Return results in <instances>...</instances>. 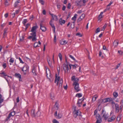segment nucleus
Segmentation results:
<instances>
[{
  "label": "nucleus",
  "instance_id": "393cba45",
  "mask_svg": "<svg viewBox=\"0 0 123 123\" xmlns=\"http://www.w3.org/2000/svg\"><path fill=\"white\" fill-rule=\"evenodd\" d=\"M77 16V14H75L74 16L72 18V20L73 21H75Z\"/></svg>",
  "mask_w": 123,
  "mask_h": 123
},
{
  "label": "nucleus",
  "instance_id": "f03ea898",
  "mask_svg": "<svg viewBox=\"0 0 123 123\" xmlns=\"http://www.w3.org/2000/svg\"><path fill=\"white\" fill-rule=\"evenodd\" d=\"M78 79H76L75 80V81L73 84V86H74L76 91L77 92H78L80 91L79 87V84L78 83Z\"/></svg>",
  "mask_w": 123,
  "mask_h": 123
},
{
  "label": "nucleus",
  "instance_id": "9d476101",
  "mask_svg": "<svg viewBox=\"0 0 123 123\" xmlns=\"http://www.w3.org/2000/svg\"><path fill=\"white\" fill-rule=\"evenodd\" d=\"M116 117L114 115L112 117H111L109 118L108 119V122H112L114 121L116 118Z\"/></svg>",
  "mask_w": 123,
  "mask_h": 123
},
{
  "label": "nucleus",
  "instance_id": "338daca9",
  "mask_svg": "<svg viewBox=\"0 0 123 123\" xmlns=\"http://www.w3.org/2000/svg\"><path fill=\"white\" fill-rule=\"evenodd\" d=\"M17 102V103H18L19 101V98L18 97L16 99Z\"/></svg>",
  "mask_w": 123,
  "mask_h": 123
},
{
  "label": "nucleus",
  "instance_id": "58836bf2",
  "mask_svg": "<svg viewBox=\"0 0 123 123\" xmlns=\"http://www.w3.org/2000/svg\"><path fill=\"white\" fill-rule=\"evenodd\" d=\"M20 40L21 41H22L24 40V37L23 35L19 36Z\"/></svg>",
  "mask_w": 123,
  "mask_h": 123
},
{
  "label": "nucleus",
  "instance_id": "e2e57ef3",
  "mask_svg": "<svg viewBox=\"0 0 123 123\" xmlns=\"http://www.w3.org/2000/svg\"><path fill=\"white\" fill-rule=\"evenodd\" d=\"M120 116L118 117H117V120L118 121H119L120 120Z\"/></svg>",
  "mask_w": 123,
  "mask_h": 123
},
{
  "label": "nucleus",
  "instance_id": "cd10ccee",
  "mask_svg": "<svg viewBox=\"0 0 123 123\" xmlns=\"http://www.w3.org/2000/svg\"><path fill=\"white\" fill-rule=\"evenodd\" d=\"M72 66L73 67V68L75 69L79 67L78 65L76 64H75L74 65H72Z\"/></svg>",
  "mask_w": 123,
  "mask_h": 123
},
{
  "label": "nucleus",
  "instance_id": "8fccbe9b",
  "mask_svg": "<svg viewBox=\"0 0 123 123\" xmlns=\"http://www.w3.org/2000/svg\"><path fill=\"white\" fill-rule=\"evenodd\" d=\"M100 31V29L98 28L96 29V33H97L98 32H99Z\"/></svg>",
  "mask_w": 123,
  "mask_h": 123
},
{
  "label": "nucleus",
  "instance_id": "bb28decb",
  "mask_svg": "<svg viewBox=\"0 0 123 123\" xmlns=\"http://www.w3.org/2000/svg\"><path fill=\"white\" fill-rule=\"evenodd\" d=\"M9 0H6L5 1V5L6 6H7L9 5Z\"/></svg>",
  "mask_w": 123,
  "mask_h": 123
},
{
  "label": "nucleus",
  "instance_id": "39448f33",
  "mask_svg": "<svg viewBox=\"0 0 123 123\" xmlns=\"http://www.w3.org/2000/svg\"><path fill=\"white\" fill-rule=\"evenodd\" d=\"M1 75V77H4L8 83V78H12V77L7 76L6 74L4 72H3L0 73Z\"/></svg>",
  "mask_w": 123,
  "mask_h": 123
},
{
  "label": "nucleus",
  "instance_id": "b1692460",
  "mask_svg": "<svg viewBox=\"0 0 123 123\" xmlns=\"http://www.w3.org/2000/svg\"><path fill=\"white\" fill-rule=\"evenodd\" d=\"M60 24H64L65 23V20H62V18H61L60 19Z\"/></svg>",
  "mask_w": 123,
  "mask_h": 123
},
{
  "label": "nucleus",
  "instance_id": "09e8293b",
  "mask_svg": "<svg viewBox=\"0 0 123 123\" xmlns=\"http://www.w3.org/2000/svg\"><path fill=\"white\" fill-rule=\"evenodd\" d=\"M106 25H105L103 27V28L101 29V30L102 31H104L106 27Z\"/></svg>",
  "mask_w": 123,
  "mask_h": 123
},
{
  "label": "nucleus",
  "instance_id": "72a5a7b5",
  "mask_svg": "<svg viewBox=\"0 0 123 123\" xmlns=\"http://www.w3.org/2000/svg\"><path fill=\"white\" fill-rule=\"evenodd\" d=\"M34 46L35 47H39L40 46L38 45V43L37 42H36L34 44Z\"/></svg>",
  "mask_w": 123,
  "mask_h": 123
},
{
  "label": "nucleus",
  "instance_id": "c756f323",
  "mask_svg": "<svg viewBox=\"0 0 123 123\" xmlns=\"http://www.w3.org/2000/svg\"><path fill=\"white\" fill-rule=\"evenodd\" d=\"M31 114L32 116L33 117H35V110L34 109L32 110L31 111Z\"/></svg>",
  "mask_w": 123,
  "mask_h": 123
},
{
  "label": "nucleus",
  "instance_id": "69168bd1",
  "mask_svg": "<svg viewBox=\"0 0 123 123\" xmlns=\"http://www.w3.org/2000/svg\"><path fill=\"white\" fill-rule=\"evenodd\" d=\"M15 13L14 12L12 14V16L13 18H14L15 17Z\"/></svg>",
  "mask_w": 123,
  "mask_h": 123
},
{
  "label": "nucleus",
  "instance_id": "e433bc0d",
  "mask_svg": "<svg viewBox=\"0 0 123 123\" xmlns=\"http://www.w3.org/2000/svg\"><path fill=\"white\" fill-rule=\"evenodd\" d=\"M96 117L97 119H99V118H100V116L98 114H96Z\"/></svg>",
  "mask_w": 123,
  "mask_h": 123
},
{
  "label": "nucleus",
  "instance_id": "6ab92c4d",
  "mask_svg": "<svg viewBox=\"0 0 123 123\" xmlns=\"http://www.w3.org/2000/svg\"><path fill=\"white\" fill-rule=\"evenodd\" d=\"M85 17V14H83L80 16V18L79 19V20L80 21L83 19Z\"/></svg>",
  "mask_w": 123,
  "mask_h": 123
},
{
  "label": "nucleus",
  "instance_id": "3c124183",
  "mask_svg": "<svg viewBox=\"0 0 123 123\" xmlns=\"http://www.w3.org/2000/svg\"><path fill=\"white\" fill-rule=\"evenodd\" d=\"M3 99L1 98V95L0 94V103L3 102Z\"/></svg>",
  "mask_w": 123,
  "mask_h": 123
},
{
  "label": "nucleus",
  "instance_id": "4be33fe9",
  "mask_svg": "<svg viewBox=\"0 0 123 123\" xmlns=\"http://www.w3.org/2000/svg\"><path fill=\"white\" fill-rule=\"evenodd\" d=\"M15 114V112H13L10 113L9 115V118H10L11 116H14Z\"/></svg>",
  "mask_w": 123,
  "mask_h": 123
},
{
  "label": "nucleus",
  "instance_id": "4d7b16f0",
  "mask_svg": "<svg viewBox=\"0 0 123 123\" xmlns=\"http://www.w3.org/2000/svg\"><path fill=\"white\" fill-rule=\"evenodd\" d=\"M58 104L57 103V102H56L55 103V106L56 107L57 109H58Z\"/></svg>",
  "mask_w": 123,
  "mask_h": 123
},
{
  "label": "nucleus",
  "instance_id": "0e129e2a",
  "mask_svg": "<svg viewBox=\"0 0 123 123\" xmlns=\"http://www.w3.org/2000/svg\"><path fill=\"white\" fill-rule=\"evenodd\" d=\"M97 110H96L94 112V115H96V114H97Z\"/></svg>",
  "mask_w": 123,
  "mask_h": 123
},
{
  "label": "nucleus",
  "instance_id": "f704fd0d",
  "mask_svg": "<svg viewBox=\"0 0 123 123\" xmlns=\"http://www.w3.org/2000/svg\"><path fill=\"white\" fill-rule=\"evenodd\" d=\"M102 122V120L101 118H99V119H97L96 123H100Z\"/></svg>",
  "mask_w": 123,
  "mask_h": 123
},
{
  "label": "nucleus",
  "instance_id": "7c9ffc66",
  "mask_svg": "<svg viewBox=\"0 0 123 123\" xmlns=\"http://www.w3.org/2000/svg\"><path fill=\"white\" fill-rule=\"evenodd\" d=\"M76 97H78V98H80L82 96V94L80 93H77L76 95Z\"/></svg>",
  "mask_w": 123,
  "mask_h": 123
},
{
  "label": "nucleus",
  "instance_id": "a18cd8bd",
  "mask_svg": "<svg viewBox=\"0 0 123 123\" xmlns=\"http://www.w3.org/2000/svg\"><path fill=\"white\" fill-rule=\"evenodd\" d=\"M27 20L26 19H24L23 21V23L24 25L27 22Z\"/></svg>",
  "mask_w": 123,
  "mask_h": 123
},
{
  "label": "nucleus",
  "instance_id": "aec40b11",
  "mask_svg": "<svg viewBox=\"0 0 123 123\" xmlns=\"http://www.w3.org/2000/svg\"><path fill=\"white\" fill-rule=\"evenodd\" d=\"M51 15L52 17L53 18L54 20L56 21L57 20L58 18H57V17L56 16L52 14H51Z\"/></svg>",
  "mask_w": 123,
  "mask_h": 123
},
{
  "label": "nucleus",
  "instance_id": "37998d69",
  "mask_svg": "<svg viewBox=\"0 0 123 123\" xmlns=\"http://www.w3.org/2000/svg\"><path fill=\"white\" fill-rule=\"evenodd\" d=\"M7 30V29H5L4 30V32L3 34L4 36H6V34L7 33L6 31Z\"/></svg>",
  "mask_w": 123,
  "mask_h": 123
},
{
  "label": "nucleus",
  "instance_id": "052dcab7",
  "mask_svg": "<svg viewBox=\"0 0 123 123\" xmlns=\"http://www.w3.org/2000/svg\"><path fill=\"white\" fill-rule=\"evenodd\" d=\"M71 5L70 3H69L68 5V9H70L71 7Z\"/></svg>",
  "mask_w": 123,
  "mask_h": 123
},
{
  "label": "nucleus",
  "instance_id": "9b49d317",
  "mask_svg": "<svg viewBox=\"0 0 123 123\" xmlns=\"http://www.w3.org/2000/svg\"><path fill=\"white\" fill-rule=\"evenodd\" d=\"M53 21L52 20H51L49 22V24L51 25L53 28V30L54 33L55 32V28L54 24L52 23Z\"/></svg>",
  "mask_w": 123,
  "mask_h": 123
},
{
  "label": "nucleus",
  "instance_id": "20e7f679",
  "mask_svg": "<svg viewBox=\"0 0 123 123\" xmlns=\"http://www.w3.org/2000/svg\"><path fill=\"white\" fill-rule=\"evenodd\" d=\"M101 116L105 120L107 119L109 117V114L106 113L105 111L104 110L102 111Z\"/></svg>",
  "mask_w": 123,
  "mask_h": 123
},
{
  "label": "nucleus",
  "instance_id": "f3484780",
  "mask_svg": "<svg viewBox=\"0 0 123 123\" xmlns=\"http://www.w3.org/2000/svg\"><path fill=\"white\" fill-rule=\"evenodd\" d=\"M47 61L49 65L51 66L52 62L50 60V58L49 57H48L47 59Z\"/></svg>",
  "mask_w": 123,
  "mask_h": 123
},
{
  "label": "nucleus",
  "instance_id": "ea45409f",
  "mask_svg": "<svg viewBox=\"0 0 123 123\" xmlns=\"http://www.w3.org/2000/svg\"><path fill=\"white\" fill-rule=\"evenodd\" d=\"M59 57L61 61L62 60V55L61 53H59Z\"/></svg>",
  "mask_w": 123,
  "mask_h": 123
},
{
  "label": "nucleus",
  "instance_id": "6e6552de",
  "mask_svg": "<svg viewBox=\"0 0 123 123\" xmlns=\"http://www.w3.org/2000/svg\"><path fill=\"white\" fill-rule=\"evenodd\" d=\"M29 68V67L27 65H25L24 66L22 70L24 71L25 74L28 72Z\"/></svg>",
  "mask_w": 123,
  "mask_h": 123
},
{
  "label": "nucleus",
  "instance_id": "2f4dec72",
  "mask_svg": "<svg viewBox=\"0 0 123 123\" xmlns=\"http://www.w3.org/2000/svg\"><path fill=\"white\" fill-rule=\"evenodd\" d=\"M36 69L34 67L32 69V72L34 74H36Z\"/></svg>",
  "mask_w": 123,
  "mask_h": 123
},
{
  "label": "nucleus",
  "instance_id": "79ce46f5",
  "mask_svg": "<svg viewBox=\"0 0 123 123\" xmlns=\"http://www.w3.org/2000/svg\"><path fill=\"white\" fill-rule=\"evenodd\" d=\"M9 61L11 63H13L14 62V59L12 58H11L9 60Z\"/></svg>",
  "mask_w": 123,
  "mask_h": 123
},
{
  "label": "nucleus",
  "instance_id": "2eb2a0df",
  "mask_svg": "<svg viewBox=\"0 0 123 123\" xmlns=\"http://www.w3.org/2000/svg\"><path fill=\"white\" fill-rule=\"evenodd\" d=\"M118 44V42L117 40H115L113 43V45L114 46V47H116Z\"/></svg>",
  "mask_w": 123,
  "mask_h": 123
},
{
  "label": "nucleus",
  "instance_id": "412c9836",
  "mask_svg": "<svg viewBox=\"0 0 123 123\" xmlns=\"http://www.w3.org/2000/svg\"><path fill=\"white\" fill-rule=\"evenodd\" d=\"M103 14V12H101L100 13L98 17V20H100L101 18L103 17L102 15Z\"/></svg>",
  "mask_w": 123,
  "mask_h": 123
},
{
  "label": "nucleus",
  "instance_id": "7ed1b4c3",
  "mask_svg": "<svg viewBox=\"0 0 123 123\" xmlns=\"http://www.w3.org/2000/svg\"><path fill=\"white\" fill-rule=\"evenodd\" d=\"M38 27L37 25H36L32 27L30 31L31 32L30 34L31 35H33L34 36L36 35V32L37 31V29L38 28Z\"/></svg>",
  "mask_w": 123,
  "mask_h": 123
},
{
  "label": "nucleus",
  "instance_id": "a878e982",
  "mask_svg": "<svg viewBox=\"0 0 123 123\" xmlns=\"http://www.w3.org/2000/svg\"><path fill=\"white\" fill-rule=\"evenodd\" d=\"M15 75L16 77L17 78H21V76L19 74H15Z\"/></svg>",
  "mask_w": 123,
  "mask_h": 123
},
{
  "label": "nucleus",
  "instance_id": "ddd939ff",
  "mask_svg": "<svg viewBox=\"0 0 123 123\" xmlns=\"http://www.w3.org/2000/svg\"><path fill=\"white\" fill-rule=\"evenodd\" d=\"M67 41L65 40L64 39H62L60 41V43L62 45H65L68 43Z\"/></svg>",
  "mask_w": 123,
  "mask_h": 123
},
{
  "label": "nucleus",
  "instance_id": "49530a36",
  "mask_svg": "<svg viewBox=\"0 0 123 123\" xmlns=\"http://www.w3.org/2000/svg\"><path fill=\"white\" fill-rule=\"evenodd\" d=\"M52 122L53 123H59V122L55 119L53 120Z\"/></svg>",
  "mask_w": 123,
  "mask_h": 123
},
{
  "label": "nucleus",
  "instance_id": "c85d7f7f",
  "mask_svg": "<svg viewBox=\"0 0 123 123\" xmlns=\"http://www.w3.org/2000/svg\"><path fill=\"white\" fill-rule=\"evenodd\" d=\"M76 79H78V78H75V76H73L71 78V80L73 81V83L75 81V80Z\"/></svg>",
  "mask_w": 123,
  "mask_h": 123
},
{
  "label": "nucleus",
  "instance_id": "dca6fc26",
  "mask_svg": "<svg viewBox=\"0 0 123 123\" xmlns=\"http://www.w3.org/2000/svg\"><path fill=\"white\" fill-rule=\"evenodd\" d=\"M116 111L118 112H119V105L117 104H116L115 105Z\"/></svg>",
  "mask_w": 123,
  "mask_h": 123
},
{
  "label": "nucleus",
  "instance_id": "a211bd4d",
  "mask_svg": "<svg viewBox=\"0 0 123 123\" xmlns=\"http://www.w3.org/2000/svg\"><path fill=\"white\" fill-rule=\"evenodd\" d=\"M98 97V96L96 95H95L92 98V102H94Z\"/></svg>",
  "mask_w": 123,
  "mask_h": 123
},
{
  "label": "nucleus",
  "instance_id": "c03bdc74",
  "mask_svg": "<svg viewBox=\"0 0 123 123\" xmlns=\"http://www.w3.org/2000/svg\"><path fill=\"white\" fill-rule=\"evenodd\" d=\"M18 58L20 63L22 64L24 63V62H23V61L21 59L20 57H19Z\"/></svg>",
  "mask_w": 123,
  "mask_h": 123
},
{
  "label": "nucleus",
  "instance_id": "f8f14e48",
  "mask_svg": "<svg viewBox=\"0 0 123 123\" xmlns=\"http://www.w3.org/2000/svg\"><path fill=\"white\" fill-rule=\"evenodd\" d=\"M84 98H82V99H79L78 102L77 103V104L78 105V106L80 107L81 105V103L82 102V101L84 100Z\"/></svg>",
  "mask_w": 123,
  "mask_h": 123
},
{
  "label": "nucleus",
  "instance_id": "603ef678",
  "mask_svg": "<svg viewBox=\"0 0 123 123\" xmlns=\"http://www.w3.org/2000/svg\"><path fill=\"white\" fill-rule=\"evenodd\" d=\"M118 52L120 55H122L123 53V52L121 50H118Z\"/></svg>",
  "mask_w": 123,
  "mask_h": 123
},
{
  "label": "nucleus",
  "instance_id": "774afa93",
  "mask_svg": "<svg viewBox=\"0 0 123 123\" xmlns=\"http://www.w3.org/2000/svg\"><path fill=\"white\" fill-rule=\"evenodd\" d=\"M3 66L4 68H5L6 67V64L5 63L3 65Z\"/></svg>",
  "mask_w": 123,
  "mask_h": 123
},
{
  "label": "nucleus",
  "instance_id": "423d86ee",
  "mask_svg": "<svg viewBox=\"0 0 123 123\" xmlns=\"http://www.w3.org/2000/svg\"><path fill=\"white\" fill-rule=\"evenodd\" d=\"M74 116L75 118H76L78 116H81V112L79 110H75L73 112Z\"/></svg>",
  "mask_w": 123,
  "mask_h": 123
},
{
  "label": "nucleus",
  "instance_id": "5701e85b",
  "mask_svg": "<svg viewBox=\"0 0 123 123\" xmlns=\"http://www.w3.org/2000/svg\"><path fill=\"white\" fill-rule=\"evenodd\" d=\"M32 36L33 37L32 38V40L33 42L37 40V39L36 37V34L35 36Z\"/></svg>",
  "mask_w": 123,
  "mask_h": 123
},
{
  "label": "nucleus",
  "instance_id": "a19ab883",
  "mask_svg": "<svg viewBox=\"0 0 123 123\" xmlns=\"http://www.w3.org/2000/svg\"><path fill=\"white\" fill-rule=\"evenodd\" d=\"M19 3V2L18 1H17L15 2V3L14 5V7H16L18 5V4Z\"/></svg>",
  "mask_w": 123,
  "mask_h": 123
},
{
  "label": "nucleus",
  "instance_id": "f257e3e1",
  "mask_svg": "<svg viewBox=\"0 0 123 123\" xmlns=\"http://www.w3.org/2000/svg\"><path fill=\"white\" fill-rule=\"evenodd\" d=\"M57 70L58 75L56 74L55 75V82L57 85L59 86V88H61L62 86L63 80L62 78H60L59 75L60 71V68L59 65H58V67L57 68Z\"/></svg>",
  "mask_w": 123,
  "mask_h": 123
},
{
  "label": "nucleus",
  "instance_id": "6e6d98bb",
  "mask_svg": "<svg viewBox=\"0 0 123 123\" xmlns=\"http://www.w3.org/2000/svg\"><path fill=\"white\" fill-rule=\"evenodd\" d=\"M76 35L78 36L79 37H81L82 36L80 33H77L76 34Z\"/></svg>",
  "mask_w": 123,
  "mask_h": 123
},
{
  "label": "nucleus",
  "instance_id": "864d4df0",
  "mask_svg": "<svg viewBox=\"0 0 123 123\" xmlns=\"http://www.w3.org/2000/svg\"><path fill=\"white\" fill-rule=\"evenodd\" d=\"M39 2L42 4L43 5L44 3V1L43 0H39Z\"/></svg>",
  "mask_w": 123,
  "mask_h": 123
},
{
  "label": "nucleus",
  "instance_id": "c9c22d12",
  "mask_svg": "<svg viewBox=\"0 0 123 123\" xmlns=\"http://www.w3.org/2000/svg\"><path fill=\"white\" fill-rule=\"evenodd\" d=\"M113 95L114 97H116L118 96L117 93L116 92H114L113 93Z\"/></svg>",
  "mask_w": 123,
  "mask_h": 123
},
{
  "label": "nucleus",
  "instance_id": "1a4fd4ad",
  "mask_svg": "<svg viewBox=\"0 0 123 123\" xmlns=\"http://www.w3.org/2000/svg\"><path fill=\"white\" fill-rule=\"evenodd\" d=\"M112 99L111 98H105L102 99L101 100L102 101L103 103H105L107 102H110L112 101Z\"/></svg>",
  "mask_w": 123,
  "mask_h": 123
},
{
  "label": "nucleus",
  "instance_id": "5fc2aeb1",
  "mask_svg": "<svg viewBox=\"0 0 123 123\" xmlns=\"http://www.w3.org/2000/svg\"><path fill=\"white\" fill-rule=\"evenodd\" d=\"M30 25V24L29 23L27 24L25 26V30H26V29H27V28H28V27Z\"/></svg>",
  "mask_w": 123,
  "mask_h": 123
},
{
  "label": "nucleus",
  "instance_id": "0eeeda50",
  "mask_svg": "<svg viewBox=\"0 0 123 123\" xmlns=\"http://www.w3.org/2000/svg\"><path fill=\"white\" fill-rule=\"evenodd\" d=\"M63 68L65 72L69 73L70 72L68 65V64L66 63V64H64Z\"/></svg>",
  "mask_w": 123,
  "mask_h": 123
},
{
  "label": "nucleus",
  "instance_id": "473e14b6",
  "mask_svg": "<svg viewBox=\"0 0 123 123\" xmlns=\"http://www.w3.org/2000/svg\"><path fill=\"white\" fill-rule=\"evenodd\" d=\"M46 73L47 74V76L48 74H50V72L48 69H46Z\"/></svg>",
  "mask_w": 123,
  "mask_h": 123
},
{
  "label": "nucleus",
  "instance_id": "13d9d810",
  "mask_svg": "<svg viewBox=\"0 0 123 123\" xmlns=\"http://www.w3.org/2000/svg\"><path fill=\"white\" fill-rule=\"evenodd\" d=\"M75 21H74L73 22H72V24H73V26L72 27L71 26V28H73L74 27V23H75Z\"/></svg>",
  "mask_w": 123,
  "mask_h": 123
},
{
  "label": "nucleus",
  "instance_id": "4c0bfd02",
  "mask_svg": "<svg viewBox=\"0 0 123 123\" xmlns=\"http://www.w3.org/2000/svg\"><path fill=\"white\" fill-rule=\"evenodd\" d=\"M62 116V114L61 113H59L57 116V118H60Z\"/></svg>",
  "mask_w": 123,
  "mask_h": 123
},
{
  "label": "nucleus",
  "instance_id": "4468645a",
  "mask_svg": "<svg viewBox=\"0 0 123 123\" xmlns=\"http://www.w3.org/2000/svg\"><path fill=\"white\" fill-rule=\"evenodd\" d=\"M40 29L43 31H45L46 30V28L44 26L41 24H40Z\"/></svg>",
  "mask_w": 123,
  "mask_h": 123
},
{
  "label": "nucleus",
  "instance_id": "de8ad7c7",
  "mask_svg": "<svg viewBox=\"0 0 123 123\" xmlns=\"http://www.w3.org/2000/svg\"><path fill=\"white\" fill-rule=\"evenodd\" d=\"M69 57L74 61L75 60V59L74 57L71 55L69 56Z\"/></svg>",
  "mask_w": 123,
  "mask_h": 123
},
{
  "label": "nucleus",
  "instance_id": "bf43d9fd",
  "mask_svg": "<svg viewBox=\"0 0 123 123\" xmlns=\"http://www.w3.org/2000/svg\"><path fill=\"white\" fill-rule=\"evenodd\" d=\"M56 40V36L55 35H54V41L55 42Z\"/></svg>",
  "mask_w": 123,
  "mask_h": 123
},
{
  "label": "nucleus",
  "instance_id": "680f3d73",
  "mask_svg": "<svg viewBox=\"0 0 123 123\" xmlns=\"http://www.w3.org/2000/svg\"><path fill=\"white\" fill-rule=\"evenodd\" d=\"M110 8L109 7H107V8L105 9L104 11V12H105L107 10H109L110 9Z\"/></svg>",
  "mask_w": 123,
  "mask_h": 123
}]
</instances>
